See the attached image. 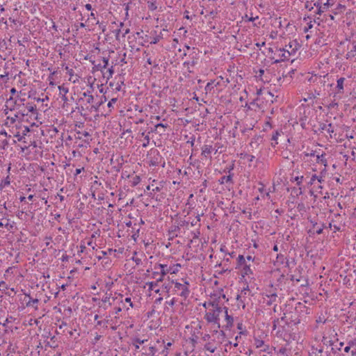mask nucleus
Instances as JSON below:
<instances>
[{"label":"nucleus","mask_w":356,"mask_h":356,"mask_svg":"<svg viewBox=\"0 0 356 356\" xmlns=\"http://www.w3.org/2000/svg\"><path fill=\"white\" fill-rule=\"evenodd\" d=\"M172 284H175L173 290L174 293H177L178 291H180V293H179L178 295L183 298L184 300H186L190 294V290L188 289L189 283L188 282H185L184 284H181L172 280Z\"/></svg>","instance_id":"f257e3e1"},{"label":"nucleus","mask_w":356,"mask_h":356,"mask_svg":"<svg viewBox=\"0 0 356 356\" xmlns=\"http://www.w3.org/2000/svg\"><path fill=\"white\" fill-rule=\"evenodd\" d=\"M204 318L208 323H213L216 325V328L220 327V324L219 322V315L213 310L207 312Z\"/></svg>","instance_id":"f03ea898"},{"label":"nucleus","mask_w":356,"mask_h":356,"mask_svg":"<svg viewBox=\"0 0 356 356\" xmlns=\"http://www.w3.org/2000/svg\"><path fill=\"white\" fill-rule=\"evenodd\" d=\"M159 266L161 268L160 274L158 272H154L152 277L156 278V276L159 275V278H158V282H162L164 279V276L169 273V269L168 268V266L165 264H159Z\"/></svg>","instance_id":"7ed1b4c3"},{"label":"nucleus","mask_w":356,"mask_h":356,"mask_svg":"<svg viewBox=\"0 0 356 356\" xmlns=\"http://www.w3.org/2000/svg\"><path fill=\"white\" fill-rule=\"evenodd\" d=\"M213 151V147L211 145H204L202 147V156L204 157L206 160H211V154Z\"/></svg>","instance_id":"20e7f679"},{"label":"nucleus","mask_w":356,"mask_h":356,"mask_svg":"<svg viewBox=\"0 0 356 356\" xmlns=\"http://www.w3.org/2000/svg\"><path fill=\"white\" fill-rule=\"evenodd\" d=\"M223 309L225 311L227 324L223 325L222 327L225 329H230L234 325V318L228 314V308L227 307H224Z\"/></svg>","instance_id":"39448f33"},{"label":"nucleus","mask_w":356,"mask_h":356,"mask_svg":"<svg viewBox=\"0 0 356 356\" xmlns=\"http://www.w3.org/2000/svg\"><path fill=\"white\" fill-rule=\"evenodd\" d=\"M329 1L330 0H327V2L323 6L319 2L314 3V6L318 8L316 11L317 15H321L327 8H328L330 4Z\"/></svg>","instance_id":"423d86ee"},{"label":"nucleus","mask_w":356,"mask_h":356,"mask_svg":"<svg viewBox=\"0 0 356 356\" xmlns=\"http://www.w3.org/2000/svg\"><path fill=\"white\" fill-rule=\"evenodd\" d=\"M302 269L298 268V273L293 274L291 275V280L293 282H296L298 283H300V286H305L303 283L301 282V280L302 279V276L301 275V270Z\"/></svg>","instance_id":"0eeeda50"},{"label":"nucleus","mask_w":356,"mask_h":356,"mask_svg":"<svg viewBox=\"0 0 356 356\" xmlns=\"http://www.w3.org/2000/svg\"><path fill=\"white\" fill-rule=\"evenodd\" d=\"M29 300L26 302V307H33L35 309H38L39 300L37 298L33 299L30 296H29Z\"/></svg>","instance_id":"6e6552de"},{"label":"nucleus","mask_w":356,"mask_h":356,"mask_svg":"<svg viewBox=\"0 0 356 356\" xmlns=\"http://www.w3.org/2000/svg\"><path fill=\"white\" fill-rule=\"evenodd\" d=\"M147 341V339H140L138 337H135L132 339V343L135 346V349L138 350L140 348L139 345L143 344Z\"/></svg>","instance_id":"1a4fd4ad"},{"label":"nucleus","mask_w":356,"mask_h":356,"mask_svg":"<svg viewBox=\"0 0 356 356\" xmlns=\"http://www.w3.org/2000/svg\"><path fill=\"white\" fill-rule=\"evenodd\" d=\"M266 297L268 299L266 300V303L267 305L270 306L276 301L277 296L275 293H273L270 295H266Z\"/></svg>","instance_id":"9d476101"},{"label":"nucleus","mask_w":356,"mask_h":356,"mask_svg":"<svg viewBox=\"0 0 356 356\" xmlns=\"http://www.w3.org/2000/svg\"><path fill=\"white\" fill-rule=\"evenodd\" d=\"M345 80L346 79L344 77H341L337 80V88L338 89V92L340 93L343 92V83H344Z\"/></svg>","instance_id":"9b49d317"},{"label":"nucleus","mask_w":356,"mask_h":356,"mask_svg":"<svg viewBox=\"0 0 356 356\" xmlns=\"http://www.w3.org/2000/svg\"><path fill=\"white\" fill-rule=\"evenodd\" d=\"M219 182H220V184H223L225 183L232 184L233 183L232 175H229L228 176H222L219 179Z\"/></svg>","instance_id":"f8f14e48"},{"label":"nucleus","mask_w":356,"mask_h":356,"mask_svg":"<svg viewBox=\"0 0 356 356\" xmlns=\"http://www.w3.org/2000/svg\"><path fill=\"white\" fill-rule=\"evenodd\" d=\"M250 274H252V270H251L250 265L245 264L242 269L243 277L245 275H249Z\"/></svg>","instance_id":"ddd939ff"},{"label":"nucleus","mask_w":356,"mask_h":356,"mask_svg":"<svg viewBox=\"0 0 356 356\" xmlns=\"http://www.w3.org/2000/svg\"><path fill=\"white\" fill-rule=\"evenodd\" d=\"M325 154H322L321 155H316V161L318 163H321L325 167L327 166V160L325 159Z\"/></svg>","instance_id":"4468645a"},{"label":"nucleus","mask_w":356,"mask_h":356,"mask_svg":"<svg viewBox=\"0 0 356 356\" xmlns=\"http://www.w3.org/2000/svg\"><path fill=\"white\" fill-rule=\"evenodd\" d=\"M167 126H168L167 124H163V123H159L155 125L154 129H152L151 132L159 133L160 135H161L163 133L161 131H160V130H159L160 127H167Z\"/></svg>","instance_id":"2eb2a0df"},{"label":"nucleus","mask_w":356,"mask_h":356,"mask_svg":"<svg viewBox=\"0 0 356 356\" xmlns=\"http://www.w3.org/2000/svg\"><path fill=\"white\" fill-rule=\"evenodd\" d=\"M26 108H27L29 112H31V113H32L34 115H38V112H37V109H36V106L35 105H32L30 103H28L26 104Z\"/></svg>","instance_id":"dca6fc26"},{"label":"nucleus","mask_w":356,"mask_h":356,"mask_svg":"<svg viewBox=\"0 0 356 356\" xmlns=\"http://www.w3.org/2000/svg\"><path fill=\"white\" fill-rule=\"evenodd\" d=\"M179 267H181V265L179 264H177L175 265H173L172 266L169 267V273H170L171 274L177 273L179 270Z\"/></svg>","instance_id":"f3484780"},{"label":"nucleus","mask_w":356,"mask_h":356,"mask_svg":"<svg viewBox=\"0 0 356 356\" xmlns=\"http://www.w3.org/2000/svg\"><path fill=\"white\" fill-rule=\"evenodd\" d=\"M245 264H246L245 262V257H243V255H238V258H237V267H240L241 266H243Z\"/></svg>","instance_id":"a211bd4d"},{"label":"nucleus","mask_w":356,"mask_h":356,"mask_svg":"<svg viewBox=\"0 0 356 356\" xmlns=\"http://www.w3.org/2000/svg\"><path fill=\"white\" fill-rule=\"evenodd\" d=\"M10 183V177L9 176H7L6 179L1 181V183L0 184V188L2 189L5 188L6 186H8Z\"/></svg>","instance_id":"6ab92c4d"},{"label":"nucleus","mask_w":356,"mask_h":356,"mask_svg":"<svg viewBox=\"0 0 356 356\" xmlns=\"http://www.w3.org/2000/svg\"><path fill=\"white\" fill-rule=\"evenodd\" d=\"M204 349L211 353H214L216 349V347L213 346V345L211 343H207L204 345Z\"/></svg>","instance_id":"aec40b11"},{"label":"nucleus","mask_w":356,"mask_h":356,"mask_svg":"<svg viewBox=\"0 0 356 356\" xmlns=\"http://www.w3.org/2000/svg\"><path fill=\"white\" fill-rule=\"evenodd\" d=\"M159 282H158V278H156V282H147V285L149 286V291H153L154 290V288L155 286H158V284H159Z\"/></svg>","instance_id":"412c9836"},{"label":"nucleus","mask_w":356,"mask_h":356,"mask_svg":"<svg viewBox=\"0 0 356 356\" xmlns=\"http://www.w3.org/2000/svg\"><path fill=\"white\" fill-rule=\"evenodd\" d=\"M356 51V44H353L352 47V49L350 51L348 52L346 54V58H348L350 57H354L355 56V52Z\"/></svg>","instance_id":"4be33fe9"},{"label":"nucleus","mask_w":356,"mask_h":356,"mask_svg":"<svg viewBox=\"0 0 356 356\" xmlns=\"http://www.w3.org/2000/svg\"><path fill=\"white\" fill-rule=\"evenodd\" d=\"M140 181V177L138 175H136L134 177H133L131 180V186H137Z\"/></svg>","instance_id":"5701e85b"},{"label":"nucleus","mask_w":356,"mask_h":356,"mask_svg":"<svg viewBox=\"0 0 356 356\" xmlns=\"http://www.w3.org/2000/svg\"><path fill=\"white\" fill-rule=\"evenodd\" d=\"M281 51H283V54H282L281 57L282 58V60H284L285 59H289V57L290 56L291 54L289 51H286L285 49H280Z\"/></svg>","instance_id":"b1692460"},{"label":"nucleus","mask_w":356,"mask_h":356,"mask_svg":"<svg viewBox=\"0 0 356 356\" xmlns=\"http://www.w3.org/2000/svg\"><path fill=\"white\" fill-rule=\"evenodd\" d=\"M179 230H180V227H179V225H172L171 227V229L170 230V234H174V233H175L177 232H179ZM177 236V234H173V236Z\"/></svg>","instance_id":"393cba45"},{"label":"nucleus","mask_w":356,"mask_h":356,"mask_svg":"<svg viewBox=\"0 0 356 356\" xmlns=\"http://www.w3.org/2000/svg\"><path fill=\"white\" fill-rule=\"evenodd\" d=\"M103 104V101H101L94 105H92L90 107V111H92V110H94L95 111H97L99 106Z\"/></svg>","instance_id":"a878e982"},{"label":"nucleus","mask_w":356,"mask_h":356,"mask_svg":"<svg viewBox=\"0 0 356 356\" xmlns=\"http://www.w3.org/2000/svg\"><path fill=\"white\" fill-rule=\"evenodd\" d=\"M55 339H56L55 336L52 337L51 338V342H48L47 346H49V347L53 348H56L57 345L55 344Z\"/></svg>","instance_id":"bb28decb"},{"label":"nucleus","mask_w":356,"mask_h":356,"mask_svg":"<svg viewBox=\"0 0 356 356\" xmlns=\"http://www.w3.org/2000/svg\"><path fill=\"white\" fill-rule=\"evenodd\" d=\"M177 300L175 298H172L169 300H166L165 304L170 307H173L175 305V303L177 302Z\"/></svg>","instance_id":"cd10ccee"},{"label":"nucleus","mask_w":356,"mask_h":356,"mask_svg":"<svg viewBox=\"0 0 356 356\" xmlns=\"http://www.w3.org/2000/svg\"><path fill=\"white\" fill-rule=\"evenodd\" d=\"M292 193H294L296 196L300 195L302 194V188L300 187L299 188H293Z\"/></svg>","instance_id":"c85d7f7f"},{"label":"nucleus","mask_w":356,"mask_h":356,"mask_svg":"<svg viewBox=\"0 0 356 356\" xmlns=\"http://www.w3.org/2000/svg\"><path fill=\"white\" fill-rule=\"evenodd\" d=\"M58 89H59L60 93H63L65 95H66L69 91L68 88L65 87L63 85L59 86Z\"/></svg>","instance_id":"c756f323"},{"label":"nucleus","mask_w":356,"mask_h":356,"mask_svg":"<svg viewBox=\"0 0 356 356\" xmlns=\"http://www.w3.org/2000/svg\"><path fill=\"white\" fill-rule=\"evenodd\" d=\"M163 288H164L165 289H166V293H167V297H166V298H170V290L171 286L170 285V284H164L163 285Z\"/></svg>","instance_id":"7c9ffc66"},{"label":"nucleus","mask_w":356,"mask_h":356,"mask_svg":"<svg viewBox=\"0 0 356 356\" xmlns=\"http://www.w3.org/2000/svg\"><path fill=\"white\" fill-rule=\"evenodd\" d=\"M347 343L352 348V349L356 348V339L350 340Z\"/></svg>","instance_id":"2f4dec72"},{"label":"nucleus","mask_w":356,"mask_h":356,"mask_svg":"<svg viewBox=\"0 0 356 356\" xmlns=\"http://www.w3.org/2000/svg\"><path fill=\"white\" fill-rule=\"evenodd\" d=\"M209 305H211V307H213V309L217 308L218 307L220 306L219 301L218 300H215L212 302H209Z\"/></svg>","instance_id":"473e14b6"},{"label":"nucleus","mask_w":356,"mask_h":356,"mask_svg":"<svg viewBox=\"0 0 356 356\" xmlns=\"http://www.w3.org/2000/svg\"><path fill=\"white\" fill-rule=\"evenodd\" d=\"M18 118V113L15 114L14 117H8L7 120H10L11 124H14L16 122V120Z\"/></svg>","instance_id":"72a5a7b5"},{"label":"nucleus","mask_w":356,"mask_h":356,"mask_svg":"<svg viewBox=\"0 0 356 356\" xmlns=\"http://www.w3.org/2000/svg\"><path fill=\"white\" fill-rule=\"evenodd\" d=\"M298 211H305V206L303 203H299L297 206Z\"/></svg>","instance_id":"f704fd0d"},{"label":"nucleus","mask_w":356,"mask_h":356,"mask_svg":"<svg viewBox=\"0 0 356 356\" xmlns=\"http://www.w3.org/2000/svg\"><path fill=\"white\" fill-rule=\"evenodd\" d=\"M280 135L279 132L276 131L272 136L271 140L275 141V145L277 144V140L278 138V136Z\"/></svg>","instance_id":"c9c22d12"},{"label":"nucleus","mask_w":356,"mask_h":356,"mask_svg":"<svg viewBox=\"0 0 356 356\" xmlns=\"http://www.w3.org/2000/svg\"><path fill=\"white\" fill-rule=\"evenodd\" d=\"M162 38V36L157 35L156 37L154 38L153 40L151 41V44H156L158 43L160 40Z\"/></svg>","instance_id":"e433bc0d"},{"label":"nucleus","mask_w":356,"mask_h":356,"mask_svg":"<svg viewBox=\"0 0 356 356\" xmlns=\"http://www.w3.org/2000/svg\"><path fill=\"white\" fill-rule=\"evenodd\" d=\"M213 82V81H212V82H209V83L207 84V86H205V90H206V92H209V91H211V89L213 88V86H212Z\"/></svg>","instance_id":"4c0bfd02"},{"label":"nucleus","mask_w":356,"mask_h":356,"mask_svg":"<svg viewBox=\"0 0 356 356\" xmlns=\"http://www.w3.org/2000/svg\"><path fill=\"white\" fill-rule=\"evenodd\" d=\"M145 143H144L143 144V147H146L149 143V136L148 134L145 136Z\"/></svg>","instance_id":"58836bf2"},{"label":"nucleus","mask_w":356,"mask_h":356,"mask_svg":"<svg viewBox=\"0 0 356 356\" xmlns=\"http://www.w3.org/2000/svg\"><path fill=\"white\" fill-rule=\"evenodd\" d=\"M108 76L107 77V79H109L110 78L112 77V76L114 73V70H113V66L108 70Z\"/></svg>","instance_id":"ea45409f"},{"label":"nucleus","mask_w":356,"mask_h":356,"mask_svg":"<svg viewBox=\"0 0 356 356\" xmlns=\"http://www.w3.org/2000/svg\"><path fill=\"white\" fill-rule=\"evenodd\" d=\"M104 65H102V68H106L108 64V58L103 57L102 58Z\"/></svg>","instance_id":"a19ab883"},{"label":"nucleus","mask_w":356,"mask_h":356,"mask_svg":"<svg viewBox=\"0 0 356 356\" xmlns=\"http://www.w3.org/2000/svg\"><path fill=\"white\" fill-rule=\"evenodd\" d=\"M326 129H327V124H325V123H320L319 128H318L319 131H321L322 132L323 130H326Z\"/></svg>","instance_id":"79ce46f5"},{"label":"nucleus","mask_w":356,"mask_h":356,"mask_svg":"<svg viewBox=\"0 0 356 356\" xmlns=\"http://www.w3.org/2000/svg\"><path fill=\"white\" fill-rule=\"evenodd\" d=\"M195 136H193L191 138V140H188L186 142L187 144H189L191 147H193L194 145V143H195Z\"/></svg>","instance_id":"37998d69"},{"label":"nucleus","mask_w":356,"mask_h":356,"mask_svg":"<svg viewBox=\"0 0 356 356\" xmlns=\"http://www.w3.org/2000/svg\"><path fill=\"white\" fill-rule=\"evenodd\" d=\"M263 344H264V341L262 340L257 339L255 341V345H256L257 348L261 347L263 346Z\"/></svg>","instance_id":"c03bdc74"},{"label":"nucleus","mask_w":356,"mask_h":356,"mask_svg":"<svg viewBox=\"0 0 356 356\" xmlns=\"http://www.w3.org/2000/svg\"><path fill=\"white\" fill-rule=\"evenodd\" d=\"M302 179H303V176L296 177L295 178V181H296L298 186H300L301 184Z\"/></svg>","instance_id":"a18cd8bd"},{"label":"nucleus","mask_w":356,"mask_h":356,"mask_svg":"<svg viewBox=\"0 0 356 356\" xmlns=\"http://www.w3.org/2000/svg\"><path fill=\"white\" fill-rule=\"evenodd\" d=\"M313 27V25L312 24V22H310L309 23L307 24V26H305L304 28V32L306 33L307 32L309 29H311Z\"/></svg>","instance_id":"49530a36"},{"label":"nucleus","mask_w":356,"mask_h":356,"mask_svg":"<svg viewBox=\"0 0 356 356\" xmlns=\"http://www.w3.org/2000/svg\"><path fill=\"white\" fill-rule=\"evenodd\" d=\"M314 5L312 6L311 3L308 1L305 3V8L308 9L309 11H311L314 8Z\"/></svg>","instance_id":"de8ad7c7"},{"label":"nucleus","mask_w":356,"mask_h":356,"mask_svg":"<svg viewBox=\"0 0 356 356\" xmlns=\"http://www.w3.org/2000/svg\"><path fill=\"white\" fill-rule=\"evenodd\" d=\"M332 124L331 123H330L329 124L327 125L326 131L327 133H329V134L333 133L334 131L332 129Z\"/></svg>","instance_id":"09e8293b"},{"label":"nucleus","mask_w":356,"mask_h":356,"mask_svg":"<svg viewBox=\"0 0 356 356\" xmlns=\"http://www.w3.org/2000/svg\"><path fill=\"white\" fill-rule=\"evenodd\" d=\"M318 177L316 176V175H313L312 177H311V179L309 181V182L308 183L309 185H312L314 182V181L316 179H317Z\"/></svg>","instance_id":"8fccbe9b"},{"label":"nucleus","mask_w":356,"mask_h":356,"mask_svg":"<svg viewBox=\"0 0 356 356\" xmlns=\"http://www.w3.org/2000/svg\"><path fill=\"white\" fill-rule=\"evenodd\" d=\"M286 352H287V349H286L285 347H282V348L279 350V351H278V353H280V354H282V355H285V354H286Z\"/></svg>","instance_id":"3c124183"},{"label":"nucleus","mask_w":356,"mask_h":356,"mask_svg":"<svg viewBox=\"0 0 356 356\" xmlns=\"http://www.w3.org/2000/svg\"><path fill=\"white\" fill-rule=\"evenodd\" d=\"M200 221V216H197L196 217V220L195 221H193L191 222V225L192 226H195L197 225V224H198V222Z\"/></svg>","instance_id":"603ef678"},{"label":"nucleus","mask_w":356,"mask_h":356,"mask_svg":"<svg viewBox=\"0 0 356 356\" xmlns=\"http://www.w3.org/2000/svg\"><path fill=\"white\" fill-rule=\"evenodd\" d=\"M213 310H214V311H215V312H216L218 315H220V313L222 310H224V309H223V307H222L219 306V307H218L217 308L213 309Z\"/></svg>","instance_id":"864d4df0"},{"label":"nucleus","mask_w":356,"mask_h":356,"mask_svg":"<svg viewBox=\"0 0 356 356\" xmlns=\"http://www.w3.org/2000/svg\"><path fill=\"white\" fill-rule=\"evenodd\" d=\"M323 230V225H322L321 227H316V232L317 234H322Z\"/></svg>","instance_id":"5fc2aeb1"},{"label":"nucleus","mask_w":356,"mask_h":356,"mask_svg":"<svg viewBox=\"0 0 356 356\" xmlns=\"http://www.w3.org/2000/svg\"><path fill=\"white\" fill-rule=\"evenodd\" d=\"M188 225V222L186 221V220H181L179 222V227H184L185 225Z\"/></svg>","instance_id":"6e6d98bb"},{"label":"nucleus","mask_w":356,"mask_h":356,"mask_svg":"<svg viewBox=\"0 0 356 356\" xmlns=\"http://www.w3.org/2000/svg\"><path fill=\"white\" fill-rule=\"evenodd\" d=\"M117 102L116 98H113L108 103V106L111 107L113 106V104H115Z\"/></svg>","instance_id":"4d7b16f0"},{"label":"nucleus","mask_w":356,"mask_h":356,"mask_svg":"<svg viewBox=\"0 0 356 356\" xmlns=\"http://www.w3.org/2000/svg\"><path fill=\"white\" fill-rule=\"evenodd\" d=\"M196 63V60L193 58L191 62H185L184 65H191V66H194Z\"/></svg>","instance_id":"13d9d810"},{"label":"nucleus","mask_w":356,"mask_h":356,"mask_svg":"<svg viewBox=\"0 0 356 356\" xmlns=\"http://www.w3.org/2000/svg\"><path fill=\"white\" fill-rule=\"evenodd\" d=\"M13 319V317L7 318L5 320V322L3 323V326L6 327L8 323L11 322V320Z\"/></svg>","instance_id":"bf43d9fd"},{"label":"nucleus","mask_w":356,"mask_h":356,"mask_svg":"<svg viewBox=\"0 0 356 356\" xmlns=\"http://www.w3.org/2000/svg\"><path fill=\"white\" fill-rule=\"evenodd\" d=\"M93 100H94V96L92 95H90L88 99H87V103L88 104H91L93 102Z\"/></svg>","instance_id":"052dcab7"},{"label":"nucleus","mask_w":356,"mask_h":356,"mask_svg":"<svg viewBox=\"0 0 356 356\" xmlns=\"http://www.w3.org/2000/svg\"><path fill=\"white\" fill-rule=\"evenodd\" d=\"M249 291V287L247 286L245 288H243V289L241 291V294H243L245 296L247 294V292Z\"/></svg>","instance_id":"680f3d73"},{"label":"nucleus","mask_w":356,"mask_h":356,"mask_svg":"<svg viewBox=\"0 0 356 356\" xmlns=\"http://www.w3.org/2000/svg\"><path fill=\"white\" fill-rule=\"evenodd\" d=\"M124 300H125L126 302L129 303V306L131 307H134L133 303H132L131 300V298H126Z\"/></svg>","instance_id":"e2e57ef3"},{"label":"nucleus","mask_w":356,"mask_h":356,"mask_svg":"<svg viewBox=\"0 0 356 356\" xmlns=\"http://www.w3.org/2000/svg\"><path fill=\"white\" fill-rule=\"evenodd\" d=\"M280 322V318H277L275 320H274L273 321V330H275L276 327H277V324Z\"/></svg>","instance_id":"0e129e2a"},{"label":"nucleus","mask_w":356,"mask_h":356,"mask_svg":"<svg viewBox=\"0 0 356 356\" xmlns=\"http://www.w3.org/2000/svg\"><path fill=\"white\" fill-rule=\"evenodd\" d=\"M149 351H150V354H152V355H154V353H156V348H155V347H154V346H151V347H149Z\"/></svg>","instance_id":"69168bd1"},{"label":"nucleus","mask_w":356,"mask_h":356,"mask_svg":"<svg viewBox=\"0 0 356 356\" xmlns=\"http://www.w3.org/2000/svg\"><path fill=\"white\" fill-rule=\"evenodd\" d=\"M133 260L135 261V263L136 264V265H139L141 264V259H139V258H135V257H133Z\"/></svg>","instance_id":"338daca9"},{"label":"nucleus","mask_w":356,"mask_h":356,"mask_svg":"<svg viewBox=\"0 0 356 356\" xmlns=\"http://www.w3.org/2000/svg\"><path fill=\"white\" fill-rule=\"evenodd\" d=\"M84 170L83 168H77L76 169V172H75V174L74 175L76 176L78 175L79 174H80L83 170Z\"/></svg>","instance_id":"774afa93"}]
</instances>
